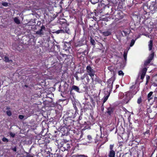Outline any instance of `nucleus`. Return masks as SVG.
<instances>
[{
    "label": "nucleus",
    "mask_w": 157,
    "mask_h": 157,
    "mask_svg": "<svg viewBox=\"0 0 157 157\" xmlns=\"http://www.w3.org/2000/svg\"><path fill=\"white\" fill-rule=\"evenodd\" d=\"M101 6L103 7L102 9V12L105 15H112L113 11L114 9L112 6H110L109 5H105L104 3H101Z\"/></svg>",
    "instance_id": "obj_1"
},
{
    "label": "nucleus",
    "mask_w": 157,
    "mask_h": 157,
    "mask_svg": "<svg viewBox=\"0 0 157 157\" xmlns=\"http://www.w3.org/2000/svg\"><path fill=\"white\" fill-rule=\"evenodd\" d=\"M115 11L113 13L114 16L113 18L116 21H118L123 17V13L120 10L114 9Z\"/></svg>",
    "instance_id": "obj_2"
},
{
    "label": "nucleus",
    "mask_w": 157,
    "mask_h": 157,
    "mask_svg": "<svg viewBox=\"0 0 157 157\" xmlns=\"http://www.w3.org/2000/svg\"><path fill=\"white\" fill-rule=\"evenodd\" d=\"M135 89V88L134 87V89L132 90L125 93V94L123 93H120L119 95L121 96H123L124 97V98H132L133 95L137 93L136 91H134Z\"/></svg>",
    "instance_id": "obj_3"
},
{
    "label": "nucleus",
    "mask_w": 157,
    "mask_h": 157,
    "mask_svg": "<svg viewBox=\"0 0 157 157\" xmlns=\"http://www.w3.org/2000/svg\"><path fill=\"white\" fill-rule=\"evenodd\" d=\"M63 29L57 30L56 31V33L57 34L66 33L67 34H70V30L68 27V26L65 25V26L63 25Z\"/></svg>",
    "instance_id": "obj_4"
},
{
    "label": "nucleus",
    "mask_w": 157,
    "mask_h": 157,
    "mask_svg": "<svg viewBox=\"0 0 157 157\" xmlns=\"http://www.w3.org/2000/svg\"><path fill=\"white\" fill-rule=\"evenodd\" d=\"M86 70L88 74L92 78L93 81L94 80L93 77L94 76L95 73V71L92 69L90 65H88L86 67Z\"/></svg>",
    "instance_id": "obj_5"
},
{
    "label": "nucleus",
    "mask_w": 157,
    "mask_h": 157,
    "mask_svg": "<svg viewBox=\"0 0 157 157\" xmlns=\"http://www.w3.org/2000/svg\"><path fill=\"white\" fill-rule=\"evenodd\" d=\"M157 4L156 2H152L149 6V9L152 13H154L156 11Z\"/></svg>",
    "instance_id": "obj_6"
},
{
    "label": "nucleus",
    "mask_w": 157,
    "mask_h": 157,
    "mask_svg": "<svg viewBox=\"0 0 157 157\" xmlns=\"http://www.w3.org/2000/svg\"><path fill=\"white\" fill-rule=\"evenodd\" d=\"M73 90H74L78 93H80L79 88V87L78 86L75 85H73L70 90V92L71 96L70 97V98H71V95H72L73 98H75V94L74 93H73L72 92V91Z\"/></svg>",
    "instance_id": "obj_7"
},
{
    "label": "nucleus",
    "mask_w": 157,
    "mask_h": 157,
    "mask_svg": "<svg viewBox=\"0 0 157 157\" xmlns=\"http://www.w3.org/2000/svg\"><path fill=\"white\" fill-rule=\"evenodd\" d=\"M71 99L73 106L74 107V109L75 110V112L77 113L78 111V107H79L80 106V103L77 99Z\"/></svg>",
    "instance_id": "obj_8"
},
{
    "label": "nucleus",
    "mask_w": 157,
    "mask_h": 157,
    "mask_svg": "<svg viewBox=\"0 0 157 157\" xmlns=\"http://www.w3.org/2000/svg\"><path fill=\"white\" fill-rule=\"evenodd\" d=\"M154 56V53L153 51H151V53L148 56L147 59L145 61L144 65L145 66L148 65L153 59Z\"/></svg>",
    "instance_id": "obj_9"
},
{
    "label": "nucleus",
    "mask_w": 157,
    "mask_h": 157,
    "mask_svg": "<svg viewBox=\"0 0 157 157\" xmlns=\"http://www.w3.org/2000/svg\"><path fill=\"white\" fill-rule=\"evenodd\" d=\"M70 148V144L66 142H63L60 147V149L62 151H68Z\"/></svg>",
    "instance_id": "obj_10"
},
{
    "label": "nucleus",
    "mask_w": 157,
    "mask_h": 157,
    "mask_svg": "<svg viewBox=\"0 0 157 157\" xmlns=\"http://www.w3.org/2000/svg\"><path fill=\"white\" fill-rule=\"evenodd\" d=\"M84 39H81L80 40L77 41L75 43V46L76 49H78V48L83 46L86 44V43L84 42Z\"/></svg>",
    "instance_id": "obj_11"
},
{
    "label": "nucleus",
    "mask_w": 157,
    "mask_h": 157,
    "mask_svg": "<svg viewBox=\"0 0 157 157\" xmlns=\"http://www.w3.org/2000/svg\"><path fill=\"white\" fill-rule=\"evenodd\" d=\"M52 99H50L49 100H46L45 101L44 103L46 106L48 107H53L55 106L56 103L55 102L53 101Z\"/></svg>",
    "instance_id": "obj_12"
},
{
    "label": "nucleus",
    "mask_w": 157,
    "mask_h": 157,
    "mask_svg": "<svg viewBox=\"0 0 157 157\" xmlns=\"http://www.w3.org/2000/svg\"><path fill=\"white\" fill-rule=\"evenodd\" d=\"M114 79L113 78H111L109 79L107 82L108 85L107 87L110 89H112L113 87V85Z\"/></svg>",
    "instance_id": "obj_13"
},
{
    "label": "nucleus",
    "mask_w": 157,
    "mask_h": 157,
    "mask_svg": "<svg viewBox=\"0 0 157 157\" xmlns=\"http://www.w3.org/2000/svg\"><path fill=\"white\" fill-rule=\"evenodd\" d=\"M45 30V26L43 25L41 26V29L39 30L36 32V34L39 35H43L44 34L43 30Z\"/></svg>",
    "instance_id": "obj_14"
},
{
    "label": "nucleus",
    "mask_w": 157,
    "mask_h": 157,
    "mask_svg": "<svg viewBox=\"0 0 157 157\" xmlns=\"http://www.w3.org/2000/svg\"><path fill=\"white\" fill-rule=\"evenodd\" d=\"M78 52H80V51H83L85 50H89L88 46L86 44H85L83 46L78 48V49H76Z\"/></svg>",
    "instance_id": "obj_15"
},
{
    "label": "nucleus",
    "mask_w": 157,
    "mask_h": 157,
    "mask_svg": "<svg viewBox=\"0 0 157 157\" xmlns=\"http://www.w3.org/2000/svg\"><path fill=\"white\" fill-rule=\"evenodd\" d=\"M101 33L103 36H107L111 35L112 32L111 30L109 29L107 31L102 32Z\"/></svg>",
    "instance_id": "obj_16"
},
{
    "label": "nucleus",
    "mask_w": 157,
    "mask_h": 157,
    "mask_svg": "<svg viewBox=\"0 0 157 157\" xmlns=\"http://www.w3.org/2000/svg\"><path fill=\"white\" fill-rule=\"evenodd\" d=\"M114 110V108L111 107H110L108 108L107 109V111L106 113L108 114V115H110L112 114L113 113Z\"/></svg>",
    "instance_id": "obj_17"
},
{
    "label": "nucleus",
    "mask_w": 157,
    "mask_h": 157,
    "mask_svg": "<svg viewBox=\"0 0 157 157\" xmlns=\"http://www.w3.org/2000/svg\"><path fill=\"white\" fill-rule=\"evenodd\" d=\"M89 50H85L83 51H80V52H77V53H79V55H80L81 54L86 55H87L89 53Z\"/></svg>",
    "instance_id": "obj_18"
},
{
    "label": "nucleus",
    "mask_w": 157,
    "mask_h": 157,
    "mask_svg": "<svg viewBox=\"0 0 157 157\" xmlns=\"http://www.w3.org/2000/svg\"><path fill=\"white\" fill-rule=\"evenodd\" d=\"M122 31L124 33L125 36H126L128 35L131 32V30L129 29H125Z\"/></svg>",
    "instance_id": "obj_19"
},
{
    "label": "nucleus",
    "mask_w": 157,
    "mask_h": 157,
    "mask_svg": "<svg viewBox=\"0 0 157 157\" xmlns=\"http://www.w3.org/2000/svg\"><path fill=\"white\" fill-rule=\"evenodd\" d=\"M79 53H77V57L78 58H79L80 59H83L84 58L86 57L87 56L86 55L81 54L80 55H79Z\"/></svg>",
    "instance_id": "obj_20"
},
{
    "label": "nucleus",
    "mask_w": 157,
    "mask_h": 157,
    "mask_svg": "<svg viewBox=\"0 0 157 157\" xmlns=\"http://www.w3.org/2000/svg\"><path fill=\"white\" fill-rule=\"evenodd\" d=\"M153 40H151L149 42L148 47L149 50V51L151 50L153 47Z\"/></svg>",
    "instance_id": "obj_21"
},
{
    "label": "nucleus",
    "mask_w": 157,
    "mask_h": 157,
    "mask_svg": "<svg viewBox=\"0 0 157 157\" xmlns=\"http://www.w3.org/2000/svg\"><path fill=\"white\" fill-rule=\"evenodd\" d=\"M115 152L113 150L110 151L109 155V157H115Z\"/></svg>",
    "instance_id": "obj_22"
},
{
    "label": "nucleus",
    "mask_w": 157,
    "mask_h": 157,
    "mask_svg": "<svg viewBox=\"0 0 157 157\" xmlns=\"http://www.w3.org/2000/svg\"><path fill=\"white\" fill-rule=\"evenodd\" d=\"M94 81L97 82L98 83L100 84L101 85L102 84V81L100 78L98 77H96V78H95L94 79Z\"/></svg>",
    "instance_id": "obj_23"
},
{
    "label": "nucleus",
    "mask_w": 157,
    "mask_h": 157,
    "mask_svg": "<svg viewBox=\"0 0 157 157\" xmlns=\"http://www.w3.org/2000/svg\"><path fill=\"white\" fill-rule=\"evenodd\" d=\"M34 96L35 98H40L41 95V92L40 91H38L37 93L36 92L34 94Z\"/></svg>",
    "instance_id": "obj_24"
},
{
    "label": "nucleus",
    "mask_w": 157,
    "mask_h": 157,
    "mask_svg": "<svg viewBox=\"0 0 157 157\" xmlns=\"http://www.w3.org/2000/svg\"><path fill=\"white\" fill-rule=\"evenodd\" d=\"M95 12L91 13L90 14H88V16L90 18H93L94 19V18H95Z\"/></svg>",
    "instance_id": "obj_25"
},
{
    "label": "nucleus",
    "mask_w": 157,
    "mask_h": 157,
    "mask_svg": "<svg viewBox=\"0 0 157 157\" xmlns=\"http://www.w3.org/2000/svg\"><path fill=\"white\" fill-rule=\"evenodd\" d=\"M55 157H63L62 152L59 151L54 154Z\"/></svg>",
    "instance_id": "obj_26"
},
{
    "label": "nucleus",
    "mask_w": 157,
    "mask_h": 157,
    "mask_svg": "<svg viewBox=\"0 0 157 157\" xmlns=\"http://www.w3.org/2000/svg\"><path fill=\"white\" fill-rule=\"evenodd\" d=\"M69 85L66 82H64V84L63 85V86L64 88V90L67 91L68 89Z\"/></svg>",
    "instance_id": "obj_27"
},
{
    "label": "nucleus",
    "mask_w": 157,
    "mask_h": 157,
    "mask_svg": "<svg viewBox=\"0 0 157 157\" xmlns=\"http://www.w3.org/2000/svg\"><path fill=\"white\" fill-rule=\"evenodd\" d=\"M13 20L15 23L17 25L20 24V21L17 17H15L13 19Z\"/></svg>",
    "instance_id": "obj_28"
},
{
    "label": "nucleus",
    "mask_w": 157,
    "mask_h": 157,
    "mask_svg": "<svg viewBox=\"0 0 157 157\" xmlns=\"http://www.w3.org/2000/svg\"><path fill=\"white\" fill-rule=\"evenodd\" d=\"M104 94L105 95H104L103 98H108L110 95V93L107 91L105 92Z\"/></svg>",
    "instance_id": "obj_29"
},
{
    "label": "nucleus",
    "mask_w": 157,
    "mask_h": 157,
    "mask_svg": "<svg viewBox=\"0 0 157 157\" xmlns=\"http://www.w3.org/2000/svg\"><path fill=\"white\" fill-rule=\"evenodd\" d=\"M147 70V69L146 67H144L143 68L141 74L145 75Z\"/></svg>",
    "instance_id": "obj_30"
},
{
    "label": "nucleus",
    "mask_w": 157,
    "mask_h": 157,
    "mask_svg": "<svg viewBox=\"0 0 157 157\" xmlns=\"http://www.w3.org/2000/svg\"><path fill=\"white\" fill-rule=\"evenodd\" d=\"M127 53L125 51H124L123 54V57L124 59L125 60V61H126L127 60Z\"/></svg>",
    "instance_id": "obj_31"
},
{
    "label": "nucleus",
    "mask_w": 157,
    "mask_h": 157,
    "mask_svg": "<svg viewBox=\"0 0 157 157\" xmlns=\"http://www.w3.org/2000/svg\"><path fill=\"white\" fill-rule=\"evenodd\" d=\"M90 43L93 46H95V42L94 40L93 39H92V38H90Z\"/></svg>",
    "instance_id": "obj_32"
},
{
    "label": "nucleus",
    "mask_w": 157,
    "mask_h": 157,
    "mask_svg": "<svg viewBox=\"0 0 157 157\" xmlns=\"http://www.w3.org/2000/svg\"><path fill=\"white\" fill-rule=\"evenodd\" d=\"M93 4H95L98 2V0H89Z\"/></svg>",
    "instance_id": "obj_33"
},
{
    "label": "nucleus",
    "mask_w": 157,
    "mask_h": 157,
    "mask_svg": "<svg viewBox=\"0 0 157 157\" xmlns=\"http://www.w3.org/2000/svg\"><path fill=\"white\" fill-rule=\"evenodd\" d=\"M135 42V40L134 39H132L131 40V42L130 44V47H132L133 45L134 44Z\"/></svg>",
    "instance_id": "obj_34"
},
{
    "label": "nucleus",
    "mask_w": 157,
    "mask_h": 157,
    "mask_svg": "<svg viewBox=\"0 0 157 157\" xmlns=\"http://www.w3.org/2000/svg\"><path fill=\"white\" fill-rule=\"evenodd\" d=\"M153 94V92L151 91L147 95V98H150Z\"/></svg>",
    "instance_id": "obj_35"
},
{
    "label": "nucleus",
    "mask_w": 157,
    "mask_h": 157,
    "mask_svg": "<svg viewBox=\"0 0 157 157\" xmlns=\"http://www.w3.org/2000/svg\"><path fill=\"white\" fill-rule=\"evenodd\" d=\"M118 75L120 76H123L124 75V73L122 71L120 70L118 71Z\"/></svg>",
    "instance_id": "obj_36"
},
{
    "label": "nucleus",
    "mask_w": 157,
    "mask_h": 157,
    "mask_svg": "<svg viewBox=\"0 0 157 157\" xmlns=\"http://www.w3.org/2000/svg\"><path fill=\"white\" fill-rule=\"evenodd\" d=\"M9 57L7 56H5L4 57V61L6 62H8L9 60Z\"/></svg>",
    "instance_id": "obj_37"
},
{
    "label": "nucleus",
    "mask_w": 157,
    "mask_h": 157,
    "mask_svg": "<svg viewBox=\"0 0 157 157\" xmlns=\"http://www.w3.org/2000/svg\"><path fill=\"white\" fill-rule=\"evenodd\" d=\"M2 140L4 142H7L9 141L5 137H3L2 139Z\"/></svg>",
    "instance_id": "obj_38"
},
{
    "label": "nucleus",
    "mask_w": 157,
    "mask_h": 157,
    "mask_svg": "<svg viewBox=\"0 0 157 157\" xmlns=\"http://www.w3.org/2000/svg\"><path fill=\"white\" fill-rule=\"evenodd\" d=\"M6 113L7 115L9 116H11L12 115V113L10 110L7 111H6Z\"/></svg>",
    "instance_id": "obj_39"
},
{
    "label": "nucleus",
    "mask_w": 157,
    "mask_h": 157,
    "mask_svg": "<svg viewBox=\"0 0 157 157\" xmlns=\"http://www.w3.org/2000/svg\"><path fill=\"white\" fill-rule=\"evenodd\" d=\"M150 79V76L148 75H147L146 76V84H147V83H148V82L149 81V80Z\"/></svg>",
    "instance_id": "obj_40"
},
{
    "label": "nucleus",
    "mask_w": 157,
    "mask_h": 157,
    "mask_svg": "<svg viewBox=\"0 0 157 157\" xmlns=\"http://www.w3.org/2000/svg\"><path fill=\"white\" fill-rule=\"evenodd\" d=\"M76 157H88V156L84 155H77Z\"/></svg>",
    "instance_id": "obj_41"
},
{
    "label": "nucleus",
    "mask_w": 157,
    "mask_h": 157,
    "mask_svg": "<svg viewBox=\"0 0 157 157\" xmlns=\"http://www.w3.org/2000/svg\"><path fill=\"white\" fill-rule=\"evenodd\" d=\"M87 75L86 74H84V75L81 77V80L84 79L86 77Z\"/></svg>",
    "instance_id": "obj_42"
},
{
    "label": "nucleus",
    "mask_w": 157,
    "mask_h": 157,
    "mask_svg": "<svg viewBox=\"0 0 157 157\" xmlns=\"http://www.w3.org/2000/svg\"><path fill=\"white\" fill-rule=\"evenodd\" d=\"M3 6L6 7L8 6V3L6 2H3L2 3Z\"/></svg>",
    "instance_id": "obj_43"
},
{
    "label": "nucleus",
    "mask_w": 157,
    "mask_h": 157,
    "mask_svg": "<svg viewBox=\"0 0 157 157\" xmlns=\"http://www.w3.org/2000/svg\"><path fill=\"white\" fill-rule=\"evenodd\" d=\"M10 136L12 137H14L15 136V134L11 132H10Z\"/></svg>",
    "instance_id": "obj_44"
},
{
    "label": "nucleus",
    "mask_w": 157,
    "mask_h": 157,
    "mask_svg": "<svg viewBox=\"0 0 157 157\" xmlns=\"http://www.w3.org/2000/svg\"><path fill=\"white\" fill-rule=\"evenodd\" d=\"M101 21H108L107 18L105 17L102 18L101 19Z\"/></svg>",
    "instance_id": "obj_45"
},
{
    "label": "nucleus",
    "mask_w": 157,
    "mask_h": 157,
    "mask_svg": "<svg viewBox=\"0 0 157 157\" xmlns=\"http://www.w3.org/2000/svg\"><path fill=\"white\" fill-rule=\"evenodd\" d=\"M145 75L143 74H141V77H140V78L141 79H143L145 76Z\"/></svg>",
    "instance_id": "obj_46"
},
{
    "label": "nucleus",
    "mask_w": 157,
    "mask_h": 157,
    "mask_svg": "<svg viewBox=\"0 0 157 157\" xmlns=\"http://www.w3.org/2000/svg\"><path fill=\"white\" fill-rule=\"evenodd\" d=\"M92 21L94 23L93 25H89V26L90 27H93V26H95V22L94 21L92 20Z\"/></svg>",
    "instance_id": "obj_47"
},
{
    "label": "nucleus",
    "mask_w": 157,
    "mask_h": 157,
    "mask_svg": "<svg viewBox=\"0 0 157 157\" xmlns=\"http://www.w3.org/2000/svg\"><path fill=\"white\" fill-rule=\"evenodd\" d=\"M113 145H111V144L110 145V146H109L110 151L113 150Z\"/></svg>",
    "instance_id": "obj_48"
},
{
    "label": "nucleus",
    "mask_w": 157,
    "mask_h": 157,
    "mask_svg": "<svg viewBox=\"0 0 157 157\" xmlns=\"http://www.w3.org/2000/svg\"><path fill=\"white\" fill-rule=\"evenodd\" d=\"M24 118V116L23 115H20L19 116V118L21 119H22Z\"/></svg>",
    "instance_id": "obj_49"
},
{
    "label": "nucleus",
    "mask_w": 157,
    "mask_h": 157,
    "mask_svg": "<svg viewBox=\"0 0 157 157\" xmlns=\"http://www.w3.org/2000/svg\"><path fill=\"white\" fill-rule=\"evenodd\" d=\"M142 101V99H138L137 102L138 104H140L141 103Z\"/></svg>",
    "instance_id": "obj_50"
},
{
    "label": "nucleus",
    "mask_w": 157,
    "mask_h": 157,
    "mask_svg": "<svg viewBox=\"0 0 157 157\" xmlns=\"http://www.w3.org/2000/svg\"><path fill=\"white\" fill-rule=\"evenodd\" d=\"M87 138L90 140H91L92 139V137L90 135H89L87 136Z\"/></svg>",
    "instance_id": "obj_51"
},
{
    "label": "nucleus",
    "mask_w": 157,
    "mask_h": 157,
    "mask_svg": "<svg viewBox=\"0 0 157 157\" xmlns=\"http://www.w3.org/2000/svg\"><path fill=\"white\" fill-rule=\"evenodd\" d=\"M78 3H80L82 2H83L84 0H76Z\"/></svg>",
    "instance_id": "obj_52"
},
{
    "label": "nucleus",
    "mask_w": 157,
    "mask_h": 157,
    "mask_svg": "<svg viewBox=\"0 0 157 157\" xmlns=\"http://www.w3.org/2000/svg\"><path fill=\"white\" fill-rule=\"evenodd\" d=\"M75 78H76V79L77 80H79V78L78 77L77 75L76 74H75Z\"/></svg>",
    "instance_id": "obj_53"
},
{
    "label": "nucleus",
    "mask_w": 157,
    "mask_h": 157,
    "mask_svg": "<svg viewBox=\"0 0 157 157\" xmlns=\"http://www.w3.org/2000/svg\"><path fill=\"white\" fill-rule=\"evenodd\" d=\"M104 109V105L103 104H102V106H101V110L102 111H103Z\"/></svg>",
    "instance_id": "obj_54"
},
{
    "label": "nucleus",
    "mask_w": 157,
    "mask_h": 157,
    "mask_svg": "<svg viewBox=\"0 0 157 157\" xmlns=\"http://www.w3.org/2000/svg\"><path fill=\"white\" fill-rule=\"evenodd\" d=\"M107 99H104L103 101V102L102 103V104H103V105H104V103L106 101H107Z\"/></svg>",
    "instance_id": "obj_55"
},
{
    "label": "nucleus",
    "mask_w": 157,
    "mask_h": 157,
    "mask_svg": "<svg viewBox=\"0 0 157 157\" xmlns=\"http://www.w3.org/2000/svg\"><path fill=\"white\" fill-rule=\"evenodd\" d=\"M147 12L146 11H145L144 10V12H143V14L144 15L146 14L147 13Z\"/></svg>",
    "instance_id": "obj_56"
},
{
    "label": "nucleus",
    "mask_w": 157,
    "mask_h": 157,
    "mask_svg": "<svg viewBox=\"0 0 157 157\" xmlns=\"http://www.w3.org/2000/svg\"><path fill=\"white\" fill-rule=\"evenodd\" d=\"M12 150L14 151H17L16 148L15 147L13 148Z\"/></svg>",
    "instance_id": "obj_57"
},
{
    "label": "nucleus",
    "mask_w": 157,
    "mask_h": 157,
    "mask_svg": "<svg viewBox=\"0 0 157 157\" xmlns=\"http://www.w3.org/2000/svg\"><path fill=\"white\" fill-rule=\"evenodd\" d=\"M61 85H60L59 87V91H61Z\"/></svg>",
    "instance_id": "obj_58"
},
{
    "label": "nucleus",
    "mask_w": 157,
    "mask_h": 157,
    "mask_svg": "<svg viewBox=\"0 0 157 157\" xmlns=\"http://www.w3.org/2000/svg\"><path fill=\"white\" fill-rule=\"evenodd\" d=\"M87 82H89V80H90V79L89 78V77L87 75Z\"/></svg>",
    "instance_id": "obj_59"
},
{
    "label": "nucleus",
    "mask_w": 157,
    "mask_h": 157,
    "mask_svg": "<svg viewBox=\"0 0 157 157\" xmlns=\"http://www.w3.org/2000/svg\"><path fill=\"white\" fill-rule=\"evenodd\" d=\"M8 62L10 63H12L13 62V60L11 59H9V61Z\"/></svg>",
    "instance_id": "obj_60"
},
{
    "label": "nucleus",
    "mask_w": 157,
    "mask_h": 157,
    "mask_svg": "<svg viewBox=\"0 0 157 157\" xmlns=\"http://www.w3.org/2000/svg\"><path fill=\"white\" fill-rule=\"evenodd\" d=\"M149 133V131H147L145 132V134H148Z\"/></svg>",
    "instance_id": "obj_61"
},
{
    "label": "nucleus",
    "mask_w": 157,
    "mask_h": 157,
    "mask_svg": "<svg viewBox=\"0 0 157 157\" xmlns=\"http://www.w3.org/2000/svg\"><path fill=\"white\" fill-rule=\"evenodd\" d=\"M10 109V107H8V106H7V107H6V109L9 110V109Z\"/></svg>",
    "instance_id": "obj_62"
},
{
    "label": "nucleus",
    "mask_w": 157,
    "mask_h": 157,
    "mask_svg": "<svg viewBox=\"0 0 157 157\" xmlns=\"http://www.w3.org/2000/svg\"><path fill=\"white\" fill-rule=\"evenodd\" d=\"M103 0H98V2H102Z\"/></svg>",
    "instance_id": "obj_63"
},
{
    "label": "nucleus",
    "mask_w": 157,
    "mask_h": 157,
    "mask_svg": "<svg viewBox=\"0 0 157 157\" xmlns=\"http://www.w3.org/2000/svg\"><path fill=\"white\" fill-rule=\"evenodd\" d=\"M46 96L47 97H45V98H52V97H48V96H47V95H46Z\"/></svg>",
    "instance_id": "obj_64"
}]
</instances>
